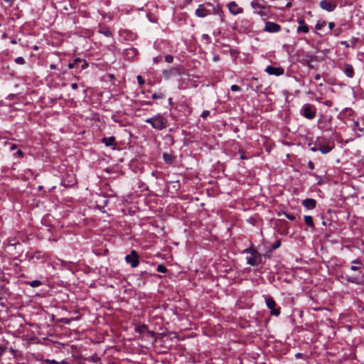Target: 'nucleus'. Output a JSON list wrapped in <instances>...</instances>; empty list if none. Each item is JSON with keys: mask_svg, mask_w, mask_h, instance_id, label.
<instances>
[{"mask_svg": "<svg viewBox=\"0 0 364 364\" xmlns=\"http://www.w3.org/2000/svg\"><path fill=\"white\" fill-rule=\"evenodd\" d=\"M125 261L130 264L132 268L136 267L139 264L137 252L135 250H132L129 255L125 257Z\"/></svg>", "mask_w": 364, "mask_h": 364, "instance_id": "9", "label": "nucleus"}, {"mask_svg": "<svg viewBox=\"0 0 364 364\" xmlns=\"http://www.w3.org/2000/svg\"><path fill=\"white\" fill-rule=\"evenodd\" d=\"M315 145L318 146L319 151L323 154H326L329 153L333 149L334 147V142L330 139L317 137Z\"/></svg>", "mask_w": 364, "mask_h": 364, "instance_id": "4", "label": "nucleus"}, {"mask_svg": "<svg viewBox=\"0 0 364 364\" xmlns=\"http://www.w3.org/2000/svg\"><path fill=\"white\" fill-rule=\"evenodd\" d=\"M299 26H298L296 31L297 33H307L309 31V26L305 23L303 19H300L299 21Z\"/></svg>", "mask_w": 364, "mask_h": 364, "instance_id": "14", "label": "nucleus"}, {"mask_svg": "<svg viewBox=\"0 0 364 364\" xmlns=\"http://www.w3.org/2000/svg\"><path fill=\"white\" fill-rule=\"evenodd\" d=\"M171 100H171V98H170V99L168 100V101H169V103H170V104H171V103H172V101H171Z\"/></svg>", "mask_w": 364, "mask_h": 364, "instance_id": "56", "label": "nucleus"}, {"mask_svg": "<svg viewBox=\"0 0 364 364\" xmlns=\"http://www.w3.org/2000/svg\"><path fill=\"white\" fill-rule=\"evenodd\" d=\"M6 2L12 4L14 2V0H4Z\"/></svg>", "mask_w": 364, "mask_h": 364, "instance_id": "51", "label": "nucleus"}, {"mask_svg": "<svg viewBox=\"0 0 364 364\" xmlns=\"http://www.w3.org/2000/svg\"><path fill=\"white\" fill-rule=\"evenodd\" d=\"M156 270L158 272L166 273L167 272L166 267L163 264H159L157 266Z\"/></svg>", "mask_w": 364, "mask_h": 364, "instance_id": "22", "label": "nucleus"}, {"mask_svg": "<svg viewBox=\"0 0 364 364\" xmlns=\"http://www.w3.org/2000/svg\"><path fill=\"white\" fill-rule=\"evenodd\" d=\"M314 78L316 80H318L321 79V75L319 74H316L315 76H314Z\"/></svg>", "mask_w": 364, "mask_h": 364, "instance_id": "46", "label": "nucleus"}, {"mask_svg": "<svg viewBox=\"0 0 364 364\" xmlns=\"http://www.w3.org/2000/svg\"><path fill=\"white\" fill-rule=\"evenodd\" d=\"M68 67H69L70 68H74V64H73V63H70V64L68 65Z\"/></svg>", "mask_w": 364, "mask_h": 364, "instance_id": "52", "label": "nucleus"}, {"mask_svg": "<svg viewBox=\"0 0 364 364\" xmlns=\"http://www.w3.org/2000/svg\"><path fill=\"white\" fill-rule=\"evenodd\" d=\"M338 34V32L335 31V35L337 36Z\"/></svg>", "mask_w": 364, "mask_h": 364, "instance_id": "57", "label": "nucleus"}, {"mask_svg": "<svg viewBox=\"0 0 364 364\" xmlns=\"http://www.w3.org/2000/svg\"><path fill=\"white\" fill-rule=\"evenodd\" d=\"M210 114V111L208 110H204L202 114H201V117L203 118H206Z\"/></svg>", "mask_w": 364, "mask_h": 364, "instance_id": "34", "label": "nucleus"}, {"mask_svg": "<svg viewBox=\"0 0 364 364\" xmlns=\"http://www.w3.org/2000/svg\"><path fill=\"white\" fill-rule=\"evenodd\" d=\"M60 364H69L68 361L65 359L62 360L60 362H59Z\"/></svg>", "mask_w": 364, "mask_h": 364, "instance_id": "44", "label": "nucleus"}, {"mask_svg": "<svg viewBox=\"0 0 364 364\" xmlns=\"http://www.w3.org/2000/svg\"><path fill=\"white\" fill-rule=\"evenodd\" d=\"M245 252L250 254L246 257L247 263L252 266H257L262 262V255L259 253L255 248L250 247L244 250Z\"/></svg>", "mask_w": 364, "mask_h": 364, "instance_id": "5", "label": "nucleus"}, {"mask_svg": "<svg viewBox=\"0 0 364 364\" xmlns=\"http://www.w3.org/2000/svg\"><path fill=\"white\" fill-rule=\"evenodd\" d=\"M9 242L11 245H16V244H20L18 242H11V240H9Z\"/></svg>", "mask_w": 364, "mask_h": 364, "instance_id": "49", "label": "nucleus"}, {"mask_svg": "<svg viewBox=\"0 0 364 364\" xmlns=\"http://www.w3.org/2000/svg\"><path fill=\"white\" fill-rule=\"evenodd\" d=\"M326 26V22L325 21H322V22H318L316 24V30H321L323 28V27H324Z\"/></svg>", "mask_w": 364, "mask_h": 364, "instance_id": "25", "label": "nucleus"}, {"mask_svg": "<svg viewBox=\"0 0 364 364\" xmlns=\"http://www.w3.org/2000/svg\"><path fill=\"white\" fill-rule=\"evenodd\" d=\"M284 215L287 218H288L290 220H295L296 219V217L292 214L284 213Z\"/></svg>", "mask_w": 364, "mask_h": 364, "instance_id": "30", "label": "nucleus"}, {"mask_svg": "<svg viewBox=\"0 0 364 364\" xmlns=\"http://www.w3.org/2000/svg\"><path fill=\"white\" fill-rule=\"evenodd\" d=\"M251 6L254 13L259 15L262 19L266 20L269 18L271 14L270 6H264L258 1H253L251 2Z\"/></svg>", "mask_w": 364, "mask_h": 364, "instance_id": "3", "label": "nucleus"}, {"mask_svg": "<svg viewBox=\"0 0 364 364\" xmlns=\"http://www.w3.org/2000/svg\"><path fill=\"white\" fill-rule=\"evenodd\" d=\"M341 44L344 46L346 48L350 47V44L346 41H341Z\"/></svg>", "mask_w": 364, "mask_h": 364, "instance_id": "37", "label": "nucleus"}, {"mask_svg": "<svg viewBox=\"0 0 364 364\" xmlns=\"http://www.w3.org/2000/svg\"><path fill=\"white\" fill-rule=\"evenodd\" d=\"M15 62L17 64L23 65L25 63V60L23 57H18L15 59Z\"/></svg>", "mask_w": 364, "mask_h": 364, "instance_id": "26", "label": "nucleus"}, {"mask_svg": "<svg viewBox=\"0 0 364 364\" xmlns=\"http://www.w3.org/2000/svg\"><path fill=\"white\" fill-rule=\"evenodd\" d=\"M154 63H158V62H159V59H158V58H154Z\"/></svg>", "mask_w": 364, "mask_h": 364, "instance_id": "53", "label": "nucleus"}, {"mask_svg": "<svg viewBox=\"0 0 364 364\" xmlns=\"http://www.w3.org/2000/svg\"><path fill=\"white\" fill-rule=\"evenodd\" d=\"M286 6H287V8H290V7L291 6V2H288V3L287 4Z\"/></svg>", "mask_w": 364, "mask_h": 364, "instance_id": "50", "label": "nucleus"}, {"mask_svg": "<svg viewBox=\"0 0 364 364\" xmlns=\"http://www.w3.org/2000/svg\"><path fill=\"white\" fill-rule=\"evenodd\" d=\"M343 72L346 76L352 78L354 76V69L350 64H345L343 68Z\"/></svg>", "mask_w": 364, "mask_h": 364, "instance_id": "16", "label": "nucleus"}, {"mask_svg": "<svg viewBox=\"0 0 364 364\" xmlns=\"http://www.w3.org/2000/svg\"><path fill=\"white\" fill-rule=\"evenodd\" d=\"M130 51H132L133 53H135L136 51V48H132V49H130Z\"/></svg>", "mask_w": 364, "mask_h": 364, "instance_id": "54", "label": "nucleus"}, {"mask_svg": "<svg viewBox=\"0 0 364 364\" xmlns=\"http://www.w3.org/2000/svg\"><path fill=\"white\" fill-rule=\"evenodd\" d=\"M354 129L355 130H358L360 132H362L364 130L363 128H361V127H359V124H358V122H355V123H354Z\"/></svg>", "mask_w": 364, "mask_h": 364, "instance_id": "28", "label": "nucleus"}, {"mask_svg": "<svg viewBox=\"0 0 364 364\" xmlns=\"http://www.w3.org/2000/svg\"><path fill=\"white\" fill-rule=\"evenodd\" d=\"M265 72L270 75L280 76L284 73V70L281 67H274L272 65H268L265 68Z\"/></svg>", "mask_w": 364, "mask_h": 364, "instance_id": "10", "label": "nucleus"}, {"mask_svg": "<svg viewBox=\"0 0 364 364\" xmlns=\"http://www.w3.org/2000/svg\"><path fill=\"white\" fill-rule=\"evenodd\" d=\"M339 0H322L320 1V7L328 12L333 11L337 7Z\"/></svg>", "mask_w": 364, "mask_h": 364, "instance_id": "8", "label": "nucleus"}, {"mask_svg": "<svg viewBox=\"0 0 364 364\" xmlns=\"http://www.w3.org/2000/svg\"><path fill=\"white\" fill-rule=\"evenodd\" d=\"M16 154L19 157H23V151L20 149L17 151Z\"/></svg>", "mask_w": 364, "mask_h": 364, "instance_id": "40", "label": "nucleus"}, {"mask_svg": "<svg viewBox=\"0 0 364 364\" xmlns=\"http://www.w3.org/2000/svg\"><path fill=\"white\" fill-rule=\"evenodd\" d=\"M281 246V241L279 240H277L274 243L272 244L271 249L274 250L279 248Z\"/></svg>", "mask_w": 364, "mask_h": 364, "instance_id": "23", "label": "nucleus"}, {"mask_svg": "<svg viewBox=\"0 0 364 364\" xmlns=\"http://www.w3.org/2000/svg\"><path fill=\"white\" fill-rule=\"evenodd\" d=\"M163 158L167 163H171L173 161V156L169 154L164 153Z\"/></svg>", "mask_w": 364, "mask_h": 364, "instance_id": "21", "label": "nucleus"}, {"mask_svg": "<svg viewBox=\"0 0 364 364\" xmlns=\"http://www.w3.org/2000/svg\"><path fill=\"white\" fill-rule=\"evenodd\" d=\"M229 11L234 16L242 14L243 12V9L238 6V4L235 1H231L227 5Z\"/></svg>", "mask_w": 364, "mask_h": 364, "instance_id": "12", "label": "nucleus"}, {"mask_svg": "<svg viewBox=\"0 0 364 364\" xmlns=\"http://www.w3.org/2000/svg\"><path fill=\"white\" fill-rule=\"evenodd\" d=\"M240 159H247L246 156L244 154V152L240 151Z\"/></svg>", "mask_w": 364, "mask_h": 364, "instance_id": "42", "label": "nucleus"}, {"mask_svg": "<svg viewBox=\"0 0 364 364\" xmlns=\"http://www.w3.org/2000/svg\"><path fill=\"white\" fill-rule=\"evenodd\" d=\"M202 38L203 40H205L206 41V43H210L211 39H210V37L208 34H203L202 36Z\"/></svg>", "mask_w": 364, "mask_h": 364, "instance_id": "29", "label": "nucleus"}, {"mask_svg": "<svg viewBox=\"0 0 364 364\" xmlns=\"http://www.w3.org/2000/svg\"><path fill=\"white\" fill-rule=\"evenodd\" d=\"M324 104H325L326 105H327V106H329V107H330V106H331L332 102H331V101L328 100V101H326V102H324Z\"/></svg>", "mask_w": 364, "mask_h": 364, "instance_id": "45", "label": "nucleus"}, {"mask_svg": "<svg viewBox=\"0 0 364 364\" xmlns=\"http://www.w3.org/2000/svg\"><path fill=\"white\" fill-rule=\"evenodd\" d=\"M218 59V57H214V60H217Z\"/></svg>", "mask_w": 364, "mask_h": 364, "instance_id": "55", "label": "nucleus"}, {"mask_svg": "<svg viewBox=\"0 0 364 364\" xmlns=\"http://www.w3.org/2000/svg\"><path fill=\"white\" fill-rule=\"evenodd\" d=\"M147 327L146 325H139L135 327V331L139 333H144L146 330Z\"/></svg>", "mask_w": 364, "mask_h": 364, "instance_id": "20", "label": "nucleus"}, {"mask_svg": "<svg viewBox=\"0 0 364 364\" xmlns=\"http://www.w3.org/2000/svg\"><path fill=\"white\" fill-rule=\"evenodd\" d=\"M16 147H17V146H16V144H12V145L11 146V150H14V149H16Z\"/></svg>", "mask_w": 364, "mask_h": 364, "instance_id": "48", "label": "nucleus"}, {"mask_svg": "<svg viewBox=\"0 0 364 364\" xmlns=\"http://www.w3.org/2000/svg\"><path fill=\"white\" fill-rule=\"evenodd\" d=\"M99 33L103 34L104 36H105L107 37L112 36V32L107 28H103L100 29Z\"/></svg>", "mask_w": 364, "mask_h": 364, "instance_id": "19", "label": "nucleus"}, {"mask_svg": "<svg viewBox=\"0 0 364 364\" xmlns=\"http://www.w3.org/2000/svg\"><path fill=\"white\" fill-rule=\"evenodd\" d=\"M304 222L308 226H309L312 228H314L313 218L311 215H305L304 216Z\"/></svg>", "mask_w": 364, "mask_h": 364, "instance_id": "18", "label": "nucleus"}, {"mask_svg": "<svg viewBox=\"0 0 364 364\" xmlns=\"http://www.w3.org/2000/svg\"><path fill=\"white\" fill-rule=\"evenodd\" d=\"M102 143H104L106 146H114L115 138L114 136L105 137L102 139Z\"/></svg>", "mask_w": 364, "mask_h": 364, "instance_id": "17", "label": "nucleus"}, {"mask_svg": "<svg viewBox=\"0 0 364 364\" xmlns=\"http://www.w3.org/2000/svg\"><path fill=\"white\" fill-rule=\"evenodd\" d=\"M281 30V26L277 23L267 21L265 23L264 31L268 33H277Z\"/></svg>", "mask_w": 364, "mask_h": 364, "instance_id": "11", "label": "nucleus"}, {"mask_svg": "<svg viewBox=\"0 0 364 364\" xmlns=\"http://www.w3.org/2000/svg\"><path fill=\"white\" fill-rule=\"evenodd\" d=\"M50 69H52V70H54V69H55V68H56V65H54V64H51V65H50Z\"/></svg>", "mask_w": 364, "mask_h": 364, "instance_id": "47", "label": "nucleus"}, {"mask_svg": "<svg viewBox=\"0 0 364 364\" xmlns=\"http://www.w3.org/2000/svg\"><path fill=\"white\" fill-rule=\"evenodd\" d=\"M34 49L37 50V49H38V47H37V46H35V47H34Z\"/></svg>", "mask_w": 364, "mask_h": 364, "instance_id": "59", "label": "nucleus"}, {"mask_svg": "<svg viewBox=\"0 0 364 364\" xmlns=\"http://www.w3.org/2000/svg\"><path fill=\"white\" fill-rule=\"evenodd\" d=\"M265 303L268 309L270 310L272 316H278L280 314V308L277 307L276 301L272 296L266 297Z\"/></svg>", "mask_w": 364, "mask_h": 364, "instance_id": "7", "label": "nucleus"}, {"mask_svg": "<svg viewBox=\"0 0 364 364\" xmlns=\"http://www.w3.org/2000/svg\"><path fill=\"white\" fill-rule=\"evenodd\" d=\"M46 363L49 364H60L58 361L54 360V359H46Z\"/></svg>", "mask_w": 364, "mask_h": 364, "instance_id": "31", "label": "nucleus"}, {"mask_svg": "<svg viewBox=\"0 0 364 364\" xmlns=\"http://www.w3.org/2000/svg\"><path fill=\"white\" fill-rule=\"evenodd\" d=\"M351 264H353V265L350 267V269L353 272H355V273L352 275L346 274L345 277V279L350 283L359 284L360 278L362 277L363 275L362 262L360 259H356L353 260L351 262Z\"/></svg>", "mask_w": 364, "mask_h": 364, "instance_id": "1", "label": "nucleus"}, {"mask_svg": "<svg viewBox=\"0 0 364 364\" xmlns=\"http://www.w3.org/2000/svg\"><path fill=\"white\" fill-rule=\"evenodd\" d=\"M231 90L233 92H237L240 90V87L237 85H232L230 87Z\"/></svg>", "mask_w": 364, "mask_h": 364, "instance_id": "32", "label": "nucleus"}, {"mask_svg": "<svg viewBox=\"0 0 364 364\" xmlns=\"http://www.w3.org/2000/svg\"><path fill=\"white\" fill-rule=\"evenodd\" d=\"M334 26H335V23H334L333 22H330V23H328V27H329V28H330L331 30H332V29L334 28Z\"/></svg>", "mask_w": 364, "mask_h": 364, "instance_id": "41", "label": "nucleus"}, {"mask_svg": "<svg viewBox=\"0 0 364 364\" xmlns=\"http://www.w3.org/2000/svg\"><path fill=\"white\" fill-rule=\"evenodd\" d=\"M146 123H149L151 127L157 130H161L167 127L168 121L161 114H158L152 117L145 119Z\"/></svg>", "mask_w": 364, "mask_h": 364, "instance_id": "2", "label": "nucleus"}, {"mask_svg": "<svg viewBox=\"0 0 364 364\" xmlns=\"http://www.w3.org/2000/svg\"><path fill=\"white\" fill-rule=\"evenodd\" d=\"M301 114L308 119H312L315 117L316 109L311 104H305L301 109Z\"/></svg>", "mask_w": 364, "mask_h": 364, "instance_id": "6", "label": "nucleus"}, {"mask_svg": "<svg viewBox=\"0 0 364 364\" xmlns=\"http://www.w3.org/2000/svg\"><path fill=\"white\" fill-rule=\"evenodd\" d=\"M163 96L161 95H158L157 93H154L152 95L153 99H158V98H162Z\"/></svg>", "mask_w": 364, "mask_h": 364, "instance_id": "38", "label": "nucleus"}, {"mask_svg": "<svg viewBox=\"0 0 364 364\" xmlns=\"http://www.w3.org/2000/svg\"><path fill=\"white\" fill-rule=\"evenodd\" d=\"M165 60L166 62L171 63L173 61V57L171 55H166L165 56Z\"/></svg>", "mask_w": 364, "mask_h": 364, "instance_id": "27", "label": "nucleus"}, {"mask_svg": "<svg viewBox=\"0 0 364 364\" xmlns=\"http://www.w3.org/2000/svg\"><path fill=\"white\" fill-rule=\"evenodd\" d=\"M209 14V11L207 10L203 5H200L196 10V15L198 17L203 18Z\"/></svg>", "mask_w": 364, "mask_h": 364, "instance_id": "15", "label": "nucleus"}, {"mask_svg": "<svg viewBox=\"0 0 364 364\" xmlns=\"http://www.w3.org/2000/svg\"><path fill=\"white\" fill-rule=\"evenodd\" d=\"M41 284V282L39 280H33L29 282V285L32 287H38Z\"/></svg>", "mask_w": 364, "mask_h": 364, "instance_id": "24", "label": "nucleus"}, {"mask_svg": "<svg viewBox=\"0 0 364 364\" xmlns=\"http://www.w3.org/2000/svg\"><path fill=\"white\" fill-rule=\"evenodd\" d=\"M311 150L312 151L315 152V151H316L319 150V149H318V146H314V147H312V148L311 149Z\"/></svg>", "mask_w": 364, "mask_h": 364, "instance_id": "43", "label": "nucleus"}, {"mask_svg": "<svg viewBox=\"0 0 364 364\" xmlns=\"http://www.w3.org/2000/svg\"><path fill=\"white\" fill-rule=\"evenodd\" d=\"M71 87L73 90H77V87H78V85L77 83H72L71 84Z\"/></svg>", "mask_w": 364, "mask_h": 364, "instance_id": "39", "label": "nucleus"}, {"mask_svg": "<svg viewBox=\"0 0 364 364\" xmlns=\"http://www.w3.org/2000/svg\"><path fill=\"white\" fill-rule=\"evenodd\" d=\"M302 205L308 210H313L316 206V200L313 198H306L302 201Z\"/></svg>", "mask_w": 364, "mask_h": 364, "instance_id": "13", "label": "nucleus"}, {"mask_svg": "<svg viewBox=\"0 0 364 364\" xmlns=\"http://www.w3.org/2000/svg\"><path fill=\"white\" fill-rule=\"evenodd\" d=\"M75 61H79L80 62V59H76Z\"/></svg>", "mask_w": 364, "mask_h": 364, "instance_id": "60", "label": "nucleus"}, {"mask_svg": "<svg viewBox=\"0 0 364 364\" xmlns=\"http://www.w3.org/2000/svg\"><path fill=\"white\" fill-rule=\"evenodd\" d=\"M358 41V38H353L351 40H350V42H351V47H355V43Z\"/></svg>", "mask_w": 364, "mask_h": 364, "instance_id": "35", "label": "nucleus"}, {"mask_svg": "<svg viewBox=\"0 0 364 364\" xmlns=\"http://www.w3.org/2000/svg\"><path fill=\"white\" fill-rule=\"evenodd\" d=\"M308 166L311 170L314 169V164L311 161H309Z\"/></svg>", "mask_w": 364, "mask_h": 364, "instance_id": "36", "label": "nucleus"}, {"mask_svg": "<svg viewBox=\"0 0 364 364\" xmlns=\"http://www.w3.org/2000/svg\"><path fill=\"white\" fill-rule=\"evenodd\" d=\"M300 355H301L300 353H298V354L296 355V356H297V357H300Z\"/></svg>", "mask_w": 364, "mask_h": 364, "instance_id": "58", "label": "nucleus"}, {"mask_svg": "<svg viewBox=\"0 0 364 364\" xmlns=\"http://www.w3.org/2000/svg\"><path fill=\"white\" fill-rule=\"evenodd\" d=\"M137 82L139 85H144V80L143 79V77L141 76V75H138L137 76Z\"/></svg>", "mask_w": 364, "mask_h": 364, "instance_id": "33", "label": "nucleus"}]
</instances>
